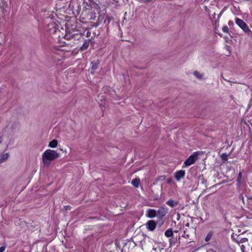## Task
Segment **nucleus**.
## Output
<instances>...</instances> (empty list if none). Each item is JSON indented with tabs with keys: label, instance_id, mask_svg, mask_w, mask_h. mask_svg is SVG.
I'll return each mask as SVG.
<instances>
[{
	"label": "nucleus",
	"instance_id": "obj_1",
	"mask_svg": "<svg viewBox=\"0 0 252 252\" xmlns=\"http://www.w3.org/2000/svg\"><path fill=\"white\" fill-rule=\"evenodd\" d=\"M60 156L59 153L50 149L46 150L42 154V161L45 166H48L51 161L58 158Z\"/></svg>",
	"mask_w": 252,
	"mask_h": 252
},
{
	"label": "nucleus",
	"instance_id": "obj_2",
	"mask_svg": "<svg viewBox=\"0 0 252 252\" xmlns=\"http://www.w3.org/2000/svg\"><path fill=\"white\" fill-rule=\"evenodd\" d=\"M198 154L197 152H194L184 162V165L185 166H189L193 164L198 158Z\"/></svg>",
	"mask_w": 252,
	"mask_h": 252
},
{
	"label": "nucleus",
	"instance_id": "obj_3",
	"mask_svg": "<svg viewBox=\"0 0 252 252\" xmlns=\"http://www.w3.org/2000/svg\"><path fill=\"white\" fill-rule=\"evenodd\" d=\"M236 24L245 32L249 31V27L247 24L242 19L236 18L235 19Z\"/></svg>",
	"mask_w": 252,
	"mask_h": 252
},
{
	"label": "nucleus",
	"instance_id": "obj_4",
	"mask_svg": "<svg viewBox=\"0 0 252 252\" xmlns=\"http://www.w3.org/2000/svg\"><path fill=\"white\" fill-rule=\"evenodd\" d=\"M157 211V217L162 219L168 212V209L164 207H160Z\"/></svg>",
	"mask_w": 252,
	"mask_h": 252
},
{
	"label": "nucleus",
	"instance_id": "obj_5",
	"mask_svg": "<svg viewBox=\"0 0 252 252\" xmlns=\"http://www.w3.org/2000/svg\"><path fill=\"white\" fill-rule=\"evenodd\" d=\"M145 225L147 229L151 231H154L156 227V223L154 220H149Z\"/></svg>",
	"mask_w": 252,
	"mask_h": 252
},
{
	"label": "nucleus",
	"instance_id": "obj_6",
	"mask_svg": "<svg viewBox=\"0 0 252 252\" xmlns=\"http://www.w3.org/2000/svg\"><path fill=\"white\" fill-rule=\"evenodd\" d=\"M185 176V171L182 170L176 172L175 174V178L177 181H180L181 179L184 178Z\"/></svg>",
	"mask_w": 252,
	"mask_h": 252
},
{
	"label": "nucleus",
	"instance_id": "obj_7",
	"mask_svg": "<svg viewBox=\"0 0 252 252\" xmlns=\"http://www.w3.org/2000/svg\"><path fill=\"white\" fill-rule=\"evenodd\" d=\"M146 216L149 218H154L157 216V211L155 209H148L146 212Z\"/></svg>",
	"mask_w": 252,
	"mask_h": 252
},
{
	"label": "nucleus",
	"instance_id": "obj_8",
	"mask_svg": "<svg viewBox=\"0 0 252 252\" xmlns=\"http://www.w3.org/2000/svg\"><path fill=\"white\" fill-rule=\"evenodd\" d=\"M9 157L8 153L0 155V164L6 161Z\"/></svg>",
	"mask_w": 252,
	"mask_h": 252
},
{
	"label": "nucleus",
	"instance_id": "obj_9",
	"mask_svg": "<svg viewBox=\"0 0 252 252\" xmlns=\"http://www.w3.org/2000/svg\"><path fill=\"white\" fill-rule=\"evenodd\" d=\"M166 204L171 208H173L178 205V204H179V202L175 201L172 199H169L166 202Z\"/></svg>",
	"mask_w": 252,
	"mask_h": 252
},
{
	"label": "nucleus",
	"instance_id": "obj_10",
	"mask_svg": "<svg viewBox=\"0 0 252 252\" xmlns=\"http://www.w3.org/2000/svg\"><path fill=\"white\" fill-rule=\"evenodd\" d=\"M99 63V62L98 60L92 62L91 63V70L94 71L97 68Z\"/></svg>",
	"mask_w": 252,
	"mask_h": 252
},
{
	"label": "nucleus",
	"instance_id": "obj_11",
	"mask_svg": "<svg viewBox=\"0 0 252 252\" xmlns=\"http://www.w3.org/2000/svg\"><path fill=\"white\" fill-rule=\"evenodd\" d=\"M140 180L139 178H135L131 181L132 185L135 188H138L139 186Z\"/></svg>",
	"mask_w": 252,
	"mask_h": 252
},
{
	"label": "nucleus",
	"instance_id": "obj_12",
	"mask_svg": "<svg viewBox=\"0 0 252 252\" xmlns=\"http://www.w3.org/2000/svg\"><path fill=\"white\" fill-rule=\"evenodd\" d=\"M58 144V141L56 139H54L49 143L48 146L52 148H55L57 147Z\"/></svg>",
	"mask_w": 252,
	"mask_h": 252
},
{
	"label": "nucleus",
	"instance_id": "obj_13",
	"mask_svg": "<svg viewBox=\"0 0 252 252\" xmlns=\"http://www.w3.org/2000/svg\"><path fill=\"white\" fill-rule=\"evenodd\" d=\"M207 180L205 179L203 175H200L198 177V183H200V184L203 185L206 183Z\"/></svg>",
	"mask_w": 252,
	"mask_h": 252
},
{
	"label": "nucleus",
	"instance_id": "obj_14",
	"mask_svg": "<svg viewBox=\"0 0 252 252\" xmlns=\"http://www.w3.org/2000/svg\"><path fill=\"white\" fill-rule=\"evenodd\" d=\"M242 178V172L240 171L238 175V176L237 177V184L238 185V186H240V185L241 184Z\"/></svg>",
	"mask_w": 252,
	"mask_h": 252
},
{
	"label": "nucleus",
	"instance_id": "obj_15",
	"mask_svg": "<svg viewBox=\"0 0 252 252\" xmlns=\"http://www.w3.org/2000/svg\"><path fill=\"white\" fill-rule=\"evenodd\" d=\"M165 235L167 237H171L173 233V231H172V230L171 228H169L168 229H167L165 232V233H164Z\"/></svg>",
	"mask_w": 252,
	"mask_h": 252
},
{
	"label": "nucleus",
	"instance_id": "obj_16",
	"mask_svg": "<svg viewBox=\"0 0 252 252\" xmlns=\"http://www.w3.org/2000/svg\"><path fill=\"white\" fill-rule=\"evenodd\" d=\"M89 44H90L89 41H85L84 42V43L82 45V46H81V49L82 50H84L87 49L88 48L89 46Z\"/></svg>",
	"mask_w": 252,
	"mask_h": 252
},
{
	"label": "nucleus",
	"instance_id": "obj_17",
	"mask_svg": "<svg viewBox=\"0 0 252 252\" xmlns=\"http://www.w3.org/2000/svg\"><path fill=\"white\" fill-rule=\"evenodd\" d=\"M193 74L198 79H202V77H203V75L201 73H200L198 71H195L194 72H193Z\"/></svg>",
	"mask_w": 252,
	"mask_h": 252
},
{
	"label": "nucleus",
	"instance_id": "obj_18",
	"mask_svg": "<svg viewBox=\"0 0 252 252\" xmlns=\"http://www.w3.org/2000/svg\"><path fill=\"white\" fill-rule=\"evenodd\" d=\"M213 235V233L212 232H209L207 235H206V237H205V240L206 242H208L210 240V239H211V237Z\"/></svg>",
	"mask_w": 252,
	"mask_h": 252
},
{
	"label": "nucleus",
	"instance_id": "obj_19",
	"mask_svg": "<svg viewBox=\"0 0 252 252\" xmlns=\"http://www.w3.org/2000/svg\"><path fill=\"white\" fill-rule=\"evenodd\" d=\"M221 158L222 160L226 161L227 160V155L225 153H223L221 155Z\"/></svg>",
	"mask_w": 252,
	"mask_h": 252
},
{
	"label": "nucleus",
	"instance_id": "obj_20",
	"mask_svg": "<svg viewBox=\"0 0 252 252\" xmlns=\"http://www.w3.org/2000/svg\"><path fill=\"white\" fill-rule=\"evenodd\" d=\"M222 31L224 32H225V33L228 32L229 29H228V27L227 26H224L222 27Z\"/></svg>",
	"mask_w": 252,
	"mask_h": 252
},
{
	"label": "nucleus",
	"instance_id": "obj_21",
	"mask_svg": "<svg viewBox=\"0 0 252 252\" xmlns=\"http://www.w3.org/2000/svg\"><path fill=\"white\" fill-rule=\"evenodd\" d=\"M245 33H247L248 36L252 38V32L250 30V29H249V31H247V32Z\"/></svg>",
	"mask_w": 252,
	"mask_h": 252
},
{
	"label": "nucleus",
	"instance_id": "obj_22",
	"mask_svg": "<svg viewBox=\"0 0 252 252\" xmlns=\"http://www.w3.org/2000/svg\"><path fill=\"white\" fill-rule=\"evenodd\" d=\"M252 105V98L250 100L248 105V108L249 109Z\"/></svg>",
	"mask_w": 252,
	"mask_h": 252
},
{
	"label": "nucleus",
	"instance_id": "obj_23",
	"mask_svg": "<svg viewBox=\"0 0 252 252\" xmlns=\"http://www.w3.org/2000/svg\"><path fill=\"white\" fill-rule=\"evenodd\" d=\"M5 249V247L2 246L0 247V252H3Z\"/></svg>",
	"mask_w": 252,
	"mask_h": 252
},
{
	"label": "nucleus",
	"instance_id": "obj_24",
	"mask_svg": "<svg viewBox=\"0 0 252 252\" xmlns=\"http://www.w3.org/2000/svg\"><path fill=\"white\" fill-rule=\"evenodd\" d=\"M246 241H248V239L247 238H243L241 241V243H245L246 242Z\"/></svg>",
	"mask_w": 252,
	"mask_h": 252
},
{
	"label": "nucleus",
	"instance_id": "obj_25",
	"mask_svg": "<svg viewBox=\"0 0 252 252\" xmlns=\"http://www.w3.org/2000/svg\"><path fill=\"white\" fill-rule=\"evenodd\" d=\"M223 10H221V11L220 12V14H219V15H218V18H219L220 17V16H221V15H222V14L223 13Z\"/></svg>",
	"mask_w": 252,
	"mask_h": 252
},
{
	"label": "nucleus",
	"instance_id": "obj_26",
	"mask_svg": "<svg viewBox=\"0 0 252 252\" xmlns=\"http://www.w3.org/2000/svg\"><path fill=\"white\" fill-rule=\"evenodd\" d=\"M240 198H241V199H242V201H243V202H244V197H243L242 195H241V196H240Z\"/></svg>",
	"mask_w": 252,
	"mask_h": 252
},
{
	"label": "nucleus",
	"instance_id": "obj_27",
	"mask_svg": "<svg viewBox=\"0 0 252 252\" xmlns=\"http://www.w3.org/2000/svg\"><path fill=\"white\" fill-rule=\"evenodd\" d=\"M163 221H161V222L159 223V224L160 225H161L162 223H163Z\"/></svg>",
	"mask_w": 252,
	"mask_h": 252
},
{
	"label": "nucleus",
	"instance_id": "obj_28",
	"mask_svg": "<svg viewBox=\"0 0 252 252\" xmlns=\"http://www.w3.org/2000/svg\"><path fill=\"white\" fill-rule=\"evenodd\" d=\"M171 239H170V243L171 244Z\"/></svg>",
	"mask_w": 252,
	"mask_h": 252
},
{
	"label": "nucleus",
	"instance_id": "obj_29",
	"mask_svg": "<svg viewBox=\"0 0 252 252\" xmlns=\"http://www.w3.org/2000/svg\"><path fill=\"white\" fill-rule=\"evenodd\" d=\"M242 247H244V246L243 245H242V247H241V249H242Z\"/></svg>",
	"mask_w": 252,
	"mask_h": 252
},
{
	"label": "nucleus",
	"instance_id": "obj_30",
	"mask_svg": "<svg viewBox=\"0 0 252 252\" xmlns=\"http://www.w3.org/2000/svg\"><path fill=\"white\" fill-rule=\"evenodd\" d=\"M251 250H252V248H251Z\"/></svg>",
	"mask_w": 252,
	"mask_h": 252
}]
</instances>
